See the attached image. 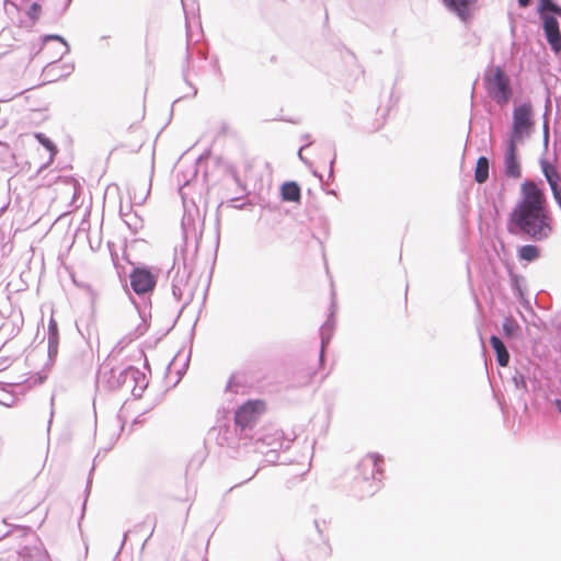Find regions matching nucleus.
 <instances>
[{
  "instance_id": "nucleus-1",
  "label": "nucleus",
  "mask_w": 561,
  "mask_h": 561,
  "mask_svg": "<svg viewBox=\"0 0 561 561\" xmlns=\"http://www.w3.org/2000/svg\"><path fill=\"white\" fill-rule=\"evenodd\" d=\"M552 229L553 219L545 192L534 181H524L519 198L508 215V231L542 241L550 237Z\"/></svg>"
},
{
  "instance_id": "nucleus-2",
  "label": "nucleus",
  "mask_w": 561,
  "mask_h": 561,
  "mask_svg": "<svg viewBox=\"0 0 561 561\" xmlns=\"http://www.w3.org/2000/svg\"><path fill=\"white\" fill-rule=\"evenodd\" d=\"M483 82L488 95L496 104L506 105L511 101L513 95L511 81L502 67H489L484 72Z\"/></svg>"
},
{
  "instance_id": "nucleus-3",
  "label": "nucleus",
  "mask_w": 561,
  "mask_h": 561,
  "mask_svg": "<svg viewBox=\"0 0 561 561\" xmlns=\"http://www.w3.org/2000/svg\"><path fill=\"white\" fill-rule=\"evenodd\" d=\"M541 11L552 12L554 14L561 15V8L551 2L550 0H543L541 5ZM543 20V30L547 37L548 43L551 46V49L558 54L561 51V33L559 30V22L554 15L542 13Z\"/></svg>"
},
{
  "instance_id": "nucleus-4",
  "label": "nucleus",
  "mask_w": 561,
  "mask_h": 561,
  "mask_svg": "<svg viewBox=\"0 0 561 561\" xmlns=\"http://www.w3.org/2000/svg\"><path fill=\"white\" fill-rule=\"evenodd\" d=\"M534 126L533 107L530 103H524L517 106L513 113V129L510 137L511 141L519 142L530 134Z\"/></svg>"
},
{
  "instance_id": "nucleus-5",
  "label": "nucleus",
  "mask_w": 561,
  "mask_h": 561,
  "mask_svg": "<svg viewBox=\"0 0 561 561\" xmlns=\"http://www.w3.org/2000/svg\"><path fill=\"white\" fill-rule=\"evenodd\" d=\"M265 409L266 404L263 400H249L237 410L234 422L242 430L250 427L265 412Z\"/></svg>"
},
{
  "instance_id": "nucleus-6",
  "label": "nucleus",
  "mask_w": 561,
  "mask_h": 561,
  "mask_svg": "<svg viewBox=\"0 0 561 561\" xmlns=\"http://www.w3.org/2000/svg\"><path fill=\"white\" fill-rule=\"evenodd\" d=\"M130 286L138 295L150 293L154 289L157 278L147 267H135L130 275Z\"/></svg>"
},
{
  "instance_id": "nucleus-7",
  "label": "nucleus",
  "mask_w": 561,
  "mask_h": 561,
  "mask_svg": "<svg viewBox=\"0 0 561 561\" xmlns=\"http://www.w3.org/2000/svg\"><path fill=\"white\" fill-rule=\"evenodd\" d=\"M517 144L518 142L508 140L504 158L505 175L512 179H518L522 175L520 164L517 159Z\"/></svg>"
},
{
  "instance_id": "nucleus-8",
  "label": "nucleus",
  "mask_w": 561,
  "mask_h": 561,
  "mask_svg": "<svg viewBox=\"0 0 561 561\" xmlns=\"http://www.w3.org/2000/svg\"><path fill=\"white\" fill-rule=\"evenodd\" d=\"M542 173L549 183V186L551 188L553 198L558 203V205L561 207V187L559 186V183L561 181V176L557 170V168L548 162L547 160H541L540 162Z\"/></svg>"
},
{
  "instance_id": "nucleus-9",
  "label": "nucleus",
  "mask_w": 561,
  "mask_h": 561,
  "mask_svg": "<svg viewBox=\"0 0 561 561\" xmlns=\"http://www.w3.org/2000/svg\"><path fill=\"white\" fill-rule=\"evenodd\" d=\"M381 463L382 460L378 455H366L360 459L357 469L362 478L367 480L369 478H375L376 473L382 471Z\"/></svg>"
},
{
  "instance_id": "nucleus-10",
  "label": "nucleus",
  "mask_w": 561,
  "mask_h": 561,
  "mask_svg": "<svg viewBox=\"0 0 561 561\" xmlns=\"http://www.w3.org/2000/svg\"><path fill=\"white\" fill-rule=\"evenodd\" d=\"M477 0H444V3L450 10L455 11L461 20L467 21L471 16L470 7Z\"/></svg>"
},
{
  "instance_id": "nucleus-11",
  "label": "nucleus",
  "mask_w": 561,
  "mask_h": 561,
  "mask_svg": "<svg viewBox=\"0 0 561 561\" xmlns=\"http://www.w3.org/2000/svg\"><path fill=\"white\" fill-rule=\"evenodd\" d=\"M280 195L283 201L299 203L301 198L300 186L294 181L285 182L280 187Z\"/></svg>"
},
{
  "instance_id": "nucleus-12",
  "label": "nucleus",
  "mask_w": 561,
  "mask_h": 561,
  "mask_svg": "<svg viewBox=\"0 0 561 561\" xmlns=\"http://www.w3.org/2000/svg\"><path fill=\"white\" fill-rule=\"evenodd\" d=\"M490 344L496 354V360L499 365L502 367L507 366L510 362V354L501 339L492 335L490 339Z\"/></svg>"
},
{
  "instance_id": "nucleus-13",
  "label": "nucleus",
  "mask_w": 561,
  "mask_h": 561,
  "mask_svg": "<svg viewBox=\"0 0 561 561\" xmlns=\"http://www.w3.org/2000/svg\"><path fill=\"white\" fill-rule=\"evenodd\" d=\"M489 178V160L485 157H480L477 161L474 170V180L482 184Z\"/></svg>"
},
{
  "instance_id": "nucleus-14",
  "label": "nucleus",
  "mask_w": 561,
  "mask_h": 561,
  "mask_svg": "<svg viewBox=\"0 0 561 561\" xmlns=\"http://www.w3.org/2000/svg\"><path fill=\"white\" fill-rule=\"evenodd\" d=\"M518 256L523 261L531 262L540 256V250L534 244H526L519 248Z\"/></svg>"
},
{
  "instance_id": "nucleus-15",
  "label": "nucleus",
  "mask_w": 561,
  "mask_h": 561,
  "mask_svg": "<svg viewBox=\"0 0 561 561\" xmlns=\"http://www.w3.org/2000/svg\"><path fill=\"white\" fill-rule=\"evenodd\" d=\"M519 330V325L512 318H506L503 322V332L506 337H514Z\"/></svg>"
},
{
  "instance_id": "nucleus-16",
  "label": "nucleus",
  "mask_w": 561,
  "mask_h": 561,
  "mask_svg": "<svg viewBox=\"0 0 561 561\" xmlns=\"http://www.w3.org/2000/svg\"><path fill=\"white\" fill-rule=\"evenodd\" d=\"M35 138L37 139V141L41 145H43L50 152L51 156H55L57 153V147L44 134L37 133V134H35Z\"/></svg>"
},
{
  "instance_id": "nucleus-17",
  "label": "nucleus",
  "mask_w": 561,
  "mask_h": 561,
  "mask_svg": "<svg viewBox=\"0 0 561 561\" xmlns=\"http://www.w3.org/2000/svg\"><path fill=\"white\" fill-rule=\"evenodd\" d=\"M48 341L49 343H57L58 341V324L55 319H50L48 323Z\"/></svg>"
},
{
  "instance_id": "nucleus-18",
  "label": "nucleus",
  "mask_w": 561,
  "mask_h": 561,
  "mask_svg": "<svg viewBox=\"0 0 561 561\" xmlns=\"http://www.w3.org/2000/svg\"><path fill=\"white\" fill-rule=\"evenodd\" d=\"M41 11H42V7H41L38 3L34 2V3L31 5V8H30V10H28V12H27V15H28L33 21H36V20H38V18H39Z\"/></svg>"
},
{
  "instance_id": "nucleus-19",
  "label": "nucleus",
  "mask_w": 561,
  "mask_h": 561,
  "mask_svg": "<svg viewBox=\"0 0 561 561\" xmlns=\"http://www.w3.org/2000/svg\"><path fill=\"white\" fill-rule=\"evenodd\" d=\"M530 2H531V0H518V4H519L522 8H526V7H528Z\"/></svg>"
},
{
  "instance_id": "nucleus-20",
  "label": "nucleus",
  "mask_w": 561,
  "mask_h": 561,
  "mask_svg": "<svg viewBox=\"0 0 561 561\" xmlns=\"http://www.w3.org/2000/svg\"><path fill=\"white\" fill-rule=\"evenodd\" d=\"M553 404L557 408V410L559 411V413L561 414V400L560 399H556L553 401Z\"/></svg>"
},
{
  "instance_id": "nucleus-21",
  "label": "nucleus",
  "mask_w": 561,
  "mask_h": 561,
  "mask_svg": "<svg viewBox=\"0 0 561 561\" xmlns=\"http://www.w3.org/2000/svg\"><path fill=\"white\" fill-rule=\"evenodd\" d=\"M58 180H59V181H61V182H64V183H66V182H67V179H66V178H64V179H62V178H59Z\"/></svg>"
}]
</instances>
